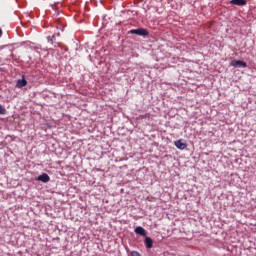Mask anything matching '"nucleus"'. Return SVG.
Returning a JSON list of instances; mask_svg holds the SVG:
<instances>
[{
	"instance_id": "nucleus-1",
	"label": "nucleus",
	"mask_w": 256,
	"mask_h": 256,
	"mask_svg": "<svg viewBox=\"0 0 256 256\" xmlns=\"http://www.w3.org/2000/svg\"><path fill=\"white\" fill-rule=\"evenodd\" d=\"M128 35H138V37H149V30L145 28L131 29Z\"/></svg>"
},
{
	"instance_id": "nucleus-2",
	"label": "nucleus",
	"mask_w": 256,
	"mask_h": 256,
	"mask_svg": "<svg viewBox=\"0 0 256 256\" xmlns=\"http://www.w3.org/2000/svg\"><path fill=\"white\" fill-rule=\"evenodd\" d=\"M0 55L13 57V46L11 44L0 46Z\"/></svg>"
},
{
	"instance_id": "nucleus-3",
	"label": "nucleus",
	"mask_w": 256,
	"mask_h": 256,
	"mask_svg": "<svg viewBox=\"0 0 256 256\" xmlns=\"http://www.w3.org/2000/svg\"><path fill=\"white\" fill-rule=\"evenodd\" d=\"M230 67H238L239 69L247 68V62L243 60H232L230 62Z\"/></svg>"
},
{
	"instance_id": "nucleus-4",
	"label": "nucleus",
	"mask_w": 256,
	"mask_h": 256,
	"mask_svg": "<svg viewBox=\"0 0 256 256\" xmlns=\"http://www.w3.org/2000/svg\"><path fill=\"white\" fill-rule=\"evenodd\" d=\"M134 233L136 235H140V237H147V230H145V228H143L142 226H137L134 229Z\"/></svg>"
},
{
	"instance_id": "nucleus-5",
	"label": "nucleus",
	"mask_w": 256,
	"mask_h": 256,
	"mask_svg": "<svg viewBox=\"0 0 256 256\" xmlns=\"http://www.w3.org/2000/svg\"><path fill=\"white\" fill-rule=\"evenodd\" d=\"M37 181H40L41 183H49L51 181V177H49V174L42 173L37 177Z\"/></svg>"
},
{
	"instance_id": "nucleus-6",
	"label": "nucleus",
	"mask_w": 256,
	"mask_h": 256,
	"mask_svg": "<svg viewBox=\"0 0 256 256\" xmlns=\"http://www.w3.org/2000/svg\"><path fill=\"white\" fill-rule=\"evenodd\" d=\"M16 87L18 89H23V87H27V80L25 79V76H22V79H18L16 81Z\"/></svg>"
},
{
	"instance_id": "nucleus-7",
	"label": "nucleus",
	"mask_w": 256,
	"mask_h": 256,
	"mask_svg": "<svg viewBox=\"0 0 256 256\" xmlns=\"http://www.w3.org/2000/svg\"><path fill=\"white\" fill-rule=\"evenodd\" d=\"M230 5H235L236 7H245V5H247V0H231Z\"/></svg>"
},
{
	"instance_id": "nucleus-8",
	"label": "nucleus",
	"mask_w": 256,
	"mask_h": 256,
	"mask_svg": "<svg viewBox=\"0 0 256 256\" xmlns=\"http://www.w3.org/2000/svg\"><path fill=\"white\" fill-rule=\"evenodd\" d=\"M144 237H145L144 245H145L146 249H153L154 241L152 240V238L149 236H144Z\"/></svg>"
},
{
	"instance_id": "nucleus-9",
	"label": "nucleus",
	"mask_w": 256,
	"mask_h": 256,
	"mask_svg": "<svg viewBox=\"0 0 256 256\" xmlns=\"http://www.w3.org/2000/svg\"><path fill=\"white\" fill-rule=\"evenodd\" d=\"M174 145H175V147H177V149H180V151L187 149V143L183 142V140L175 141Z\"/></svg>"
},
{
	"instance_id": "nucleus-10",
	"label": "nucleus",
	"mask_w": 256,
	"mask_h": 256,
	"mask_svg": "<svg viewBox=\"0 0 256 256\" xmlns=\"http://www.w3.org/2000/svg\"><path fill=\"white\" fill-rule=\"evenodd\" d=\"M6 113L7 109H5L4 106L0 104V115H5Z\"/></svg>"
},
{
	"instance_id": "nucleus-11",
	"label": "nucleus",
	"mask_w": 256,
	"mask_h": 256,
	"mask_svg": "<svg viewBox=\"0 0 256 256\" xmlns=\"http://www.w3.org/2000/svg\"><path fill=\"white\" fill-rule=\"evenodd\" d=\"M47 41H48V43L53 44V42L55 41V35H53V36H48V37H47Z\"/></svg>"
},
{
	"instance_id": "nucleus-12",
	"label": "nucleus",
	"mask_w": 256,
	"mask_h": 256,
	"mask_svg": "<svg viewBox=\"0 0 256 256\" xmlns=\"http://www.w3.org/2000/svg\"><path fill=\"white\" fill-rule=\"evenodd\" d=\"M130 256H141V253L137 252V251H132L130 253Z\"/></svg>"
},
{
	"instance_id": "nucleus-13",
	"label": "nucleus",
	"mask_w": 256,
	"mask_h": 256,
	"mask_svg": "<svg viewBox=\"0 0 256 256\" xmlns=\"http://www.w3.org/2000/svg\"><path fill=\"white\" fill-rule=\"evenodd\" d=\"M3 35V30L0 28V37Z\"/></svg>"
},
{
	"instance_id": "nucleus-14",
	"label": "nucleus",
	"mask_w": 256,
	"mask_h": 256,
	"mask_svg": "<svg viewBox=\"0 0 256 256\" xmlns=\"http://www.w3.org/2000/svg\"><path fill=\"white\" fill-rule=\"evenodd\" d=\"M1 71H3V69H2V68H0V72H1Z\"/></svg>"
}]
</instances>
